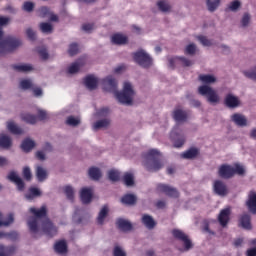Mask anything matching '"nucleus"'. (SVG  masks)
I'll list each match as a JSON object with an SVG mask.
<instances>
[{
  "instance_id": "obj_8",
  "label": "nucleus",
  "mask_w": 256,
  "mask_h": 256,
  "mask_svg": "<svg viewBox=\"0 0 256 256\" xmlns=\"http://www.w3.org/2000/svg\"><path fill=\"white\" fill-rule=\"evenodd\" d=\"M168 62L170 69H175L176 67H191V65H193V61L179 56L169 58Z\"/></svg>"
},
{
  "instance_id": "obj_20",
  "label": "nucleus",
  "mask_w": 256,
  "mask_h": 256,
  "mask_svg": "<svg viewBox=\"0 0 256 256\" xmlns=\"http://www.w3.org/2000/svg\"><path fill=\"white\" fill-rule=\"evenodd\" d=\"M111 41L114 45H127L129 38L126 35L117 33L112 36Z\"/></svg>"
},
{
  "instance_id": "obj_49",
  "label": "nucleus",
  "mask_w": 256,
  "mask_h": 256,
  "mask_svg": "<svg viewBox=\"0 0 256 256\" xmlns=\"http://www.w3.org/2000/svg\"><path fill=\"white\" fill-rule=\"evenodd\" d=\"M64 193L67 197V199H69L70 201H73L74 197H75V192L73 190V187L71 186H66L64 188Z\"/></svg>"
},
{
  "instance_id": "obj_7",
  "label": "nucleus",
  "mask_w": 256,
  "mask_h": 256,
  "mask_svg": "<svg viewBox=\"0 0 256 256\" xmlns=\"http://www.w3.org/2000/svg\"><path fill=\"white\" fill-rule=\"evenodd\" d=\"M200 95L207 97L209 103H219V95L211 87L207 85H202L198 88Z\"/></svg>"
},
{
  "instance_id": "obj_4",
  "label": "nucleus",
  "mask_w": 256,
  "mask_h": 256,
  "mask_svg": "<svg viewBox=\"0 0 256 256\" xmlns=\"http://www.w3.org/2000/svg\"><path fill=\"white\" fill-rule=\"evenodd\" d=\"M21 45V40L14 38L12 36H8L0 42V55H7V53L15 51V49L21 47Z\"/></svg>"
},
{
  "instance_id": "obj_37",
  "label": "nucleus",
  "mask_w": 256,
  "mask_h": 256,
  "mask_svg": "<svg viewBox=\"0 0 256 256\" xmlns=\"http://www.w3.org/2000/svg\"><path fill=\"white\" fill-rule=\"evenodd\" d=\"M14 71H18L19 73H27V71H33V66L31 65H12Z\"/></svg>"
},
{
  "instance_id": "obj_61",
  "label": "nucleus",
  "mask_w": 256,
  "mask_h": 256,
  "mask_svg": "<svg viewBox=\"0 0 256 256\" xmlns=\"http://www.w3.org/2000/svg\"><path fill=\"white\" fill-rule=\"evenodd\" d=\"M26 35H27L28 39H30V41H35L37 39V34L31 28H28L26 30Z\"/></svg>"
},
{
  "instance_id": "obj_34",
  "label": "nucleus",
  "mask_w": 256,
  "mask_h": 256,
  "mask_svg": "<svg viewBox=\"0 0 256 256\" xmlns=\"http://www.w3.org/2000/svg\"><path fill=\"white\" fill-rule=\"evenodd\" d=\"M175 121H187V112L181 109H177L173 113Z\"/></svg>"
},
{
  "instance_id": "obj_18",
  "label": "nucleus",
  "mask_w": 256,
  "mask_h": 256,
  "mask_svg": "<svg viewBox=\"0 0 256 256\" xmlns=\"http://www.w3.org/2000/svg\"><path fill=\"white\" fill-rule=\"evenodd\" d=\"M84 85H86L89 91H95V89H97V85H99V79L93 75H88L84 79Z\"/></svg>"
},
{
  "instance_id": "obj_15",
  "label": "nucleus",
  "mask_w": 256,
  "mask_h": 256,
  "mask_svg": "<svg viewBox=\"0 0 256 256\" xmlns=\"http://www.w3.org/2000/svg\"><path fill=\"white\" fill-rule=\"evenodd\" d=\"M9 181H12V183H15V185L18 188V191H23L25 189V182H23V179L15 173V171H11L8 175Z\"/></svg>"
},
{
  "instance_id": "obj_13",
  "label": "nucleus",
  "mask_w": 256,
  "mask_h": 256,
  "mask_svg": "<svg viewBox=\"0 0 256 256\" xmlns=\"http://www.w3.org/2000/svg\"><path fill=\"white\" fill-rule=\"evenodd\" d=\"M246 207L252 215H256V192L250 191L248 199L246 201Z\"/></svg>"
},
{
  "instance_id": "obj_64",
  "label": "nucleus",
  "mask_w": 256,
  "mask_h": 256,
  "mask_svg": "<svg viewBox=\"0 0 256 256\" xmlns=\"http://www.w3.org/2000/svg\"><path fill=\"white\" fill-rule=\"evenodd\" d=\"M245 77H247L248 79H253L254 81H256V70L253 71H246L244 72Z\"/></svg>"
},
{
  "instance_id": "obj_9",
  "label": "nucleus",
  "mask_w": 256,
  "mask_h": 256,
  "mask_svg": "<svg viewBox=\"0 0 256 256\" xmlns=\"http://www.w3.org/2000/svg\"><path fill=\"white\" fill-rule=\"evenodd\" d=\"M157 191H159L160 193H164L165 195H167V197H172L174 199H177V197H179V191H177V188L171 187L167 184H158Z\"/></svg>"
},
{
  "instance_id": "obj_63",
  "label": "nucleus",
  "mask_w": 256,
  "mask_h": 256,
  "mask_svg": "<svg viewBox=\"0 0 256 256\" xmlns=\"http://www.w3.org/2000/svg\"><path fill=\"white\" fill-rule=\"evenodd\" d=\"M249 21H251V15H249V13H245L241 20L242 26L247 27V25H249Z\"/></svg>"
},
{
  "instance_id": "obj_16",
  "label": "nucleus",
  "mask_w": 256,
  "mask_h": 256,
  "mask_svg": "<svg viewBox=\"0 0 256 256\" xmlns=\"http://www.w3.org/2000/svg\"><path fill=\"white\" fill-rule=\"evenodd\" d=\"M80 199L84 205L91 203V200L93 199V189L82 188L80 191Z\"/></svg>"
},
{
  "instance_id": "obj_19",
  "label": "nucleus",
  "mask_w": 256,
  "mask_h": 256,
  "mask_svg": "<svg viewBox=\"0 0 256 256\" xmlns=\"http://www.w3.org/2000/svg\"><path fill=\"white\" fill-rule=\"evenodd\" d=\"M54 251L58 253V255H65L68 251L67 241L60 240L54 244Z\"/></svg>"
},
{
  "instance_id": "obj_29",
  "label": "nucleus",
  "mask_w": 256,
  "mask_h": 256,
  "mask_svg": "<svg viewBox=\"0 0 256 256\" xmlns=\"http://www.w3.org/2000/svg\"><path fill=\"white\" fill-rule=\"evenodd\" d=\"M21 119L22 121H24L25 123H28L29 125H35V123H37V116L30 114V113H24L21 114Z\"/></svg>"
},
{
  "instance_id": "obj_54",
  "label": "nucleus",
  "mask_w": 256,
  "mask_h": 256,
  "mask_svg": "<svg viewBox=\"0 0 256 256\" xmlns=\"http://www.w3.org/2000/svg\"><path fill=\"white\" fill-rule=\"evenodd\" d=\"M240 225H251V216L249 214L240 216Z\"/></svg>"
},
{
  "instance_id": "obj_45",
  "label": "nucleus",
  "mask_w": 256,
  "mask_h": 256,
  "mask_svg": "<svg viewBox=\"0 0 256 256\" xmlns=\"http://www.w3.org/2000/svg\"><path fill=\"white\" fill-rule=\"evenodd\" d=\"M20 87L24 90L27 91L28 89H33V82L29 79H23L20 81Z\"/></svg>"
},
{
  "instance_id": "obj_22",
  "label": "nucleus",
  "mask_w": 256,
  "mask_h": 256,
  "mask_svg": "<svg viewBox=\"0 0 256 256\" xmlns=\"http://www.w3.org/2000/svg\"><path fill=\"white\" fill-rule=\"evenodd\" d=\"M42 233L47 237H55L58 233V228L55 225H44L42 226Z\"/></svg>"
},
{
  "instance_id": "obj_62",
  "label": "nucleus",
  "mask_w": 256,
  "mask_h": 256,
  "mask_svg": "<svg viewBox=\"0 0 256 256\" xmlns=\"http://www.w3.org/2000/svg\"><path fill=\"white\" fill-rule=\"evenodd\" d=\"M241 7V2L239 0H234L233 2L230 3L229 5V10L230 11H237Z\"/></svg>"
},
{
  "instance_id": "obj_50",
  "label": "nucleus",
  "mask_w": 256,
  "mask_h": 256,
  "mask_svg": "<svg viewBox=\"0 0 256 256\" xmlns=\"http://www.w3.org/2000/svg\"><path fill=\"white\" fill-rule=\"evenodd\" d=\"M233 171V177L235 175H245V168L241 164H234Z\"/></svg>"
},
{
  "instance_id": "obj_11",
  "label": "nucleus",
  "mask_w": 256,
  "mask_h": 256,
  "mask_svg": "<svg viewBox=\"0 0 256 256\" xmlns=\"http://www.w3.org/2000/svg\"><path fill=\"white\" fill-rule=\"evenodd\" d=\"M233 166L229 165V164H222L219 168H218V175L219 177H221V179H231L233 178Z\"/></svg>"
},
{
  "instance_id": "obj_53",
  "label": "nucleus",
  "mask_w": 256,
  "mask_h": 256,
  "mask_svg": "<svg viewBox=\"0 0 256 256\" xmlns=\"http://www.w3.org/2000/svg\"><path fill=\"white\" fill-rule=\"evenodd\" d=\"M23 11H26L27 13H31L33 9H35V4L33 2L26 1L24 2L22 6Z\"/></svg>"
},
{
  "instance_id": "obj_51",
  "label": "nucleus",
  "mask_w": 256,
  "mask_h": 256,
  "mask_svg": "<svg viewBox=\"0 0 256 256\" xmlns=\"http://www.w3.org/2000/svg\"><path fill=\"white\" fill-rule=\"evenodd\" d=\"M142 223L143 225H155V220L150 215L144 214L142 216Z\"/></svg>"
},
{
  "instance_id": "obj_48",
  "label": "nucleus",
  "mask_w": 256,
  "mask_h": 256,
  "mask_svg": "<svg viewBox=\"0 0 256 256\" xmlns=\"http://www.w3.org/2000/svg\"><path fill=\"white\" fill-rule=\"evenodd\" d=\"M67 125H70V127H77L81 123V120L79 118H75L74 116H69L66 120Z\"/></svg>"
},
{
  "instance_id": "obj_21",
  "label": "nucleus",
  "mask_w": 256,
  "mask_h": 256,
  "mask_svg": "<svg viewBox=\"0 0 256 256\" xmlns=\"http://www.w3.org/2000/svg\"><path fill=\"white\" fill-rule=\"evenodd\" d=\"M231 120L235 125H238V127H246L247 125V118H245L244 115L235 113L231 116Z\"/></svg>"
},
{
  "instance_id": "obj_47",
  "label": "nucleus",
  "mask_w": 256,
  "mask_h": 256,
  "mask_svg": "<svg viewBox=\"0 0 256 256\" xmlns=\"http://www.w3.org/2000/svg\"><path fill=\"white\" fill-rule=\"evenodd\" d=\"M119 177H120L119 171L117 170L108 171V179L110 181L117 182L119 181Z\"/></svg>"
},
{
  "instance_id": "obj_30",
  "label": "nucleus",
  "mask_w": 256,
  "mask_h": 256,
  "mask_svg": "<svg viewBox=\"0 0 256 256\" xmlns=\"http://www.w3.org/2000/svg\"><path fill=\"white\" fill-rule=\"evenodd\" d=\"M34 147H35V141L29 138H26L25 140H23L21 144V149L24 150L25 153H29V151H31Z\"/></svg>"
},
{
  "instance_id": "obj_58",
  "label": "nucleus",
  "mask_w": 256,
  "mask_h": 256,
  "mask_svg": "<svg viewBox=\"0 0 256 256\" xmlns=\"http://www.w3.org/2000/svg\"><path fill=\"white\" fill-rule=\"evenodd\" d=\"M23 177L26 181H31L33 175L31 174V169L29 167H25L23 169Z\"/></svg>"
},
{
  "instance_id": "obj_46",
  "label": "nucleus",
  "mask_w": 256,
  "mask_h": 256,
  "mask_svg": "<svg viewBox=\"0 0 256 256\" xmlns=\"http://www.w3.org/2000/svg\"><path fill=\"white\" fill-rule=\"evenodd\" d=\"M77 53H79V44L77 43L70 44L68 49V54L70 55V57L77 55Z\"/></svg>"
},
{
  "instance_id": "obj_39",
  "label": "nucleus",
  "mask_w": 256,
  "mask_h": 256,
  "mask_svg": "<svg viewBox=\"0 0 256 256\" xmlns=\"http://www.w3.org/2000/svg\"><path fill=\"white\" fill-rule=\"evenodd\" d=\"M15 221L13 213L8 214L7 219L3 220V213L0 212V225H11Z\"/></svg>"
},
{
  "instance_id": "obj_35",
  "label": "nucleus",
  "mask_w": 256,
  "mask_h": 256,
  "mask_svg": "<svg viewBox=\"0 0 256 256\" xmlns=\"http://www.w3.org/2000/svg\"><path fill=\"white\" fill-rule=\"evenodd\" d=\"M123 182L126 187H133V185H135V179L133 178V174L126 172L123 176Z\"/></svg>"
},
{
  "instance_id": "obj_55",
  "label": "nucleus",
  "mask_w": 256,
  "mask_h": 256,
  "mask_svg": "<svg viewBox=\"0 0 256 256\" xmlns=\"http://www.w3.org/2000/svg\"><path fill=\"white\" fill-rule=\"evenodd\" d=\"M197 39L204 47H211V45H213L211 40L207 39L206 36H198Z\"/></svg>"
},
{
  "instance_id": "obj_5",
  "label": "nucleus",
  "mask_w": 256,
  "mask_h": 256,
  "mask_svg": "<svg viewBox=\"0 0 256 256\" xmlns=\"http://www.w3.org/2000/svg\"><path fill=\"white\" fill-rule=\"evenodd\" d=\"M135 63L139 64L144 69H149L153 65V59L145 51L140 50L133 53Z\"/></svg>"
},
{
  "instance_id": "obj_57",
  "label": "nucleus",
  "mask_w": 256,
  "mask_h": 256,
  "mask_svg": "<svg viewBox=\"0 0 256 256\" xmlns=\"http://www.w3.org/2000/svg\"><path fill=\"white\" fill-rule=\"evenodd\" d=\"M196 51H197V46H195V44H190L185 49V55H195Z\"/></svg>"
},
{
  "instance_id": "obj_26",
  "label": "nucleus",
  "mask_w": 256,
  "mask_h": 256,
  "mask_svg": "<svg viewBox=\"0 0 256 256\" xmlns=\"http://www.w3.org/2000/svg\"><path fill=\"white\" fill-rule=\"evenodd\" d=\"M123 205H135L137 203V196L133 194H126L121 198Z\"/></svg>"
},
{
  "instance_id": "obj_12",
  "label": "nucleus",
  "mask_w": 256,
  "mask_h": 256,
  "mask_svg": "<svg viewBox=\"0 0 256 256\" xmlns=\"http://www.w3.org/2000/svg\"><path fill=\"white\" fill-rule=\"evenodd\" d=\"M170 137L172 141L174 142V147L176 149L181 148L183 145H185V136L183 134L177 133V129L174 128L171 133Z\"/></svg>"
},
{
  "instance_id": "obj_1",
  "label": "nucleus",
  "mask_w": 256,
  "mask_h": 256,
  "mask_svg": "<svg viewBox=\"0 0 256 256\" xmlns=\"http://www.w3.org/2000/svg\"><path fill=\"white\" fill-rule=\"evenodd\" d=\"M102 83L104 91L115 93L116 99L119 101V103H122L123 105H131L133 103L135 91H133L131 83L125 82L122 92L117 91V80L113 78V76L104 78Z\"/></svg>"
},
{
  "instance_id": "obj_23",
  "label": "nucleus",
  "mask_w": 256,
  "mask_h": 256,
  "mask_svg": "<svg viewBox=\"0 0 256 256\" xmlns=\"http://www.w3.org/2000/svg\"><path fill=\"white\" fill-rule=\"evenodd\" d=\"M107 215H109V206L104 205L101 208L100 212L98 213V217H97L98 225H103V223H105V219H107Z\"/></svg>"
},
{
  "instance_id": "obj_60",
  "label": "nucleus",
  "mask_w": 256,
  "mask_h": 256,
  "mask_svg": "<svg viewBox=\"0 0 256 256\" xmlns=\"http://www.w3.org/2000/svg\"><path fill=\"white\" fill-rule=\"evenodd\" d=\"M113 256H127V253L123 251L120 246H115L113 250Z\"/></svg>"
},
{
  "instance_id": "obj_43",
  "label": "nucleus",
  "mask_w": 256,
  "mask_h": 256,
  "mask_svg": "<svg viewBox=\"0 0 256 256\" xmlns=\"http://www.w3.org/2000/svg\"><path fill=\"white\" fill-rule=\"evenodd\" d=\"M29 231L33 235V237L37 238L41 235V226L39 225H30Z\"/></svg>"
},
{
  "instance_id": "obj_41",
  "label": "nucleus",
  "mask_w": 256,
  "mask_h": 256,
  "mask_svg": "<svg viewBox=\"0 0 256 256\" xmlns=\"http://www.w3.org/2000/svg\"><path fill=\"white\" fill-rule=\"evenodd\" d=\"M221 3V0H207L206 4L208 7V10L213 13L219 7V4Z\"/></svg>"
},
{
  "instance_id": "obj_10",
  "label": "nucleus",
  "mask_w": 256,
  "mask_h": 256,
  "mask_svg": "<svg viewBox=\"0 0 256 256\" xmlns=\"http://www.w3.org/2000/svg\"><path fill=\"white\" fill-rule=\"evenodd\" d=\"M214 193L219 195V197H227L229 195V189L227 188V184L221 180L214 181L213 184Z\"/></svg>"
},
{
  "instance_id": "obj_17",
  "label": "nucleus",
  "mask_w": 256,
  "mask_h": 256,
  "mask_svg": "<svg viewBox=\"0 0 256 256\" xmlns=\"http://www.w3.org/2000/svg\"><path fill=\"white\" fill-rule=\"evenodd\" d=\"M231 219V208L222 209L218 215L220 225H228Z\"/></svg>"
},
{
  "instance_id": "obj_25",
  "label": "nucleus",
  "mask_w": 256,
  "mask_h": 256,
  "mask_svg": "<svg viewBox=\"0 0 256 256\" xmlns=\"http://www.w3.org/2000/svg\"><path fill=\"white\" fill-rule=\"evenodd\" d=\"M199 155V149L192 147L187 151L183 152L181 157L182 159H195Z\"/></svg>"
},
{
  "instance_id": "obj_36",
  "label": "nucleus",
  "mask_w": 256,
  "mask_h": 256,
  "mask_svg": "<svg viewBox=\"0 0 256 256\" xmlns=\"http://www.w3.org/2000/svg\"><path fill=\"white\" fill-rule=\"evenodd\" d=\"M36 177L40 182L45 181V179H47V170L43 169L41 166H38L36 168Z\"/></svg>"
},
{
  "instance_id": "obj_52",
  "label": "nucleus",
  "mask_w": 256,
  "mask_h": 256,
  "mask_svg": "<svg viewBox=\"0 0 256 256\" xmlns=\"http://www.w3.org/2000/svg\"><path fill=\"white\" fill-rule=\"evenodd\" d=\"M199 79L202 83H215L216 81L213 75H200Z\"/></svg>"
},
{
  "instance_id": "obj_14",
  "label": "nucleus",
  "mask_w": 256,
  "mask_h": 256,
  "mask_svg": "<svg viewBox=\"0 0 256 256\" xmlns=\"http://www.w3.org/2000/svg\"><path fill=\"white\" fill-rule=\"evenodd\" d=\"M224 104L229 109H236V107H239V105H241V101H239L238 97L233 96V94H228L224 99Z\"/></svg>"
},
{
  "instance_id": "obj_38",
  "label": "nucleus",
  "mask_w": 256,
  "mask_h": 256,
  "mask_svg": "<svg viewBox=\"0 0 256 256\" xmlns=\"http://www.w3.org/2000/svg\"><path fill=\"white\" fill-rule=\"evenodd\" d=\"M10 239V241H17L19 239V233L17 232H10V233H4L0 232V239Z\"/></svg>"
},
{
  "instance_id": "obj_28",
  "label": "nucleus",
  "mask_w": 256,
  "mask_h": 256,
  "mask_svg": "<svg viewBox=\"0 0 256 256\" xmlns=\"http://www.w3.org/2000/svg\"><path fill=\"white\" fill-rule=\"evenodd\" d=\"M88 175L92 181H99L101 179V170L97 167H91L88 171Z\"/></svg>"
},
{
  "instance_id": "obj_3",
  "label": "nucleus",
  "mask_w": 256,
  "mask_h": 256,
  "mask_svg": "<svg viewBox=\"0 0 256 256\" xmlns=\"http://www.w3.org/2000/svg\"><path fill=\"white\" fill-rule=\"evenodd\" d=\"M29 212L34 217V222L28 223V225H37V221H43L42 225H53L51 220L47 217L46 205H42L40 208L31 207Z\"/></svg>"
},
{
  "instance_id": "obj_31",
  "label": "nucleus",
  "mask_w": 256,
  "mask_h": 256,
  "mask_svg": "<svg viewBox=\"0 0 256 256\" xmlns=\"http://www.w3.org/2000/svg\"><path fill=\"white\" fill-rule=\"evenodd\" d=\"M110 123L111 121L109 119L98 120L94 123L93 129L95 131H99V129H105V127H109Z\"/></svg>"
},
{
  "instance_id": "obj_56",
  "label": "nucleus",
  "mask_w": 256,
  "mask_h": 256,
  "mask_svg": "<svg viewBox=\"0 0 256 256\" xmlns=\"http://www.w3.org/2000/svg\"><path fill=\"white\" fill-rule=\"evenodd\" d=\"M117 229L121 233H129V231H133V225H118Z\"/></svg>"
},
{
  "instance_id": "obj_33",
  "label": "nucleus",
  "mask_w": 256,
  "mask_h": 256,
  "mask_svg": "<svg viewBox=\"0 0 256 256\" xmlns=\"http://www.w3.org/2000/svg\"><path fill=\"white\" fill-rule=\"evenodd\" d=\"M11 145H12L11 137L7 135H0V147L2 149H9Z\"/></svg>"
},
{
  "instance_id": "obj_27",
  "label": "nucleus",
  "mask_w": 256,
  "mask_h": 256,
  "mask_svg": "<svg viewBox=\"0 0 256 256\" xmlns=\"http://www.w3.org/2000/svg\"><path fill=\"white\" fill-rule=\"evenodd\" d=\"M7 129L12 133V135H21L23 133V129L17 126L13 121L7 123Z\"/></svg>"
},
{
  "instance_id": "obj_32",
  "label": "nucleus",
  "mask_w": 256,
  "mask_h": 256,
  "mask_svg": "<svg viewBox=\"0 0 256 256\" xmlns=\"http://www.w3.org/2000/svg\"><path fill=\"white\" fill-rule=\"evenodd\" d=\"M26 199H35V197H41V190L35 187H30L28 193L25 195Z\"/></svg>"
},
{
  "instance_id": "obj_40",
  "label": "nucleus",
  "mask_w": 256,
  "mask_h": 256,
  "mask_svg": "<svg viewBox=\"0 0 256 256\" xmlns=\"http://www.w3.org/2000/svg\"><path fill=\"white\" fill-rule=\"evenodd\" d=\"M157 6H158L159 10L162 11L163 13H167V11L171 10V6L167 2V0L158 1Z\"/></svg>"
},
{
  "instance_id": "obj_2",
  "label": "nucleus",
  "mask_w": 256,
  "mask_h": 256,
  "mask_svg": "<svg viewBox=\"0 0 256 256\" xmlns=\"http://www.w3.org/2000/svg\"><path fill=\"white\" fill-rule=\"evenodd\" d=\"M144 167L150 173H155L156 171L163 169V162L161 161V154H159V151L155 149L148 151Z\"/></svg>"
},
{
  "instance_id": "obj_6",
  "label": "nucleus",
  "mask_w": 256,
  "mask_h": 256,
  "mask_svg": "<svg viewBox=\"0 0 256 256\" xmlns=\"http://www.w3.org/2000/svg\"><path fill=\"white\" fill-rule=\"evenodd\" d=\"M172 235L174 239L182 241V243L184 244V248H180L179 251H191V249H193V242L191 241V239H189V236L185 234V232L174 229L172 231Z\"/></svg>"
},
{
  "instance_id": "obj_59",
  "label": "nucleus",
  "mask_w": 256,
  "mask_h": 256,
  "mask_svg": "<svg viewBox=\"0 0 256 256\" xmlns=\"http://www.w3.org/2000/svg\"><path fill=\"white\" fill-rule=\"evenodd\" d=\"M38 55H40V57H41V59H43V61H47V59H49V53L47 52L46 48L38 49Z\"/></svg>"
},
{
  "instance_id": "obj_42",
  "label": "nucleus",
  "mask_w": 256,
  "mask_h": 256,
  "mask_svg": "<svg viewBox=\"0 0 256 256\" xmlns=\"http://www.w3.org/2000/svg\"><path fill=\"white\" fill-rule=\"evenodd\" d=\"M40 31H42V33H53V25L42 22L40 23Z\"/></svg>"
},
{
  "instance_id": "obj_24",
  "label": "nucleus",
  "mask_w": 256,
  "mask_h": 256,
  "mask_svg": "<svg viewBox=\"0 0 256 256\" xmlns=\"http://www.w3.org/2000/svg\"><path fill=\"white\" fill-rule=\"evenodd\" d=\"M16 252H17V247L15 246L5 247L3 244H0V256H11V255H15Z\"/></svg>"
},
{
  "instance_id": "obj_44",
  "label": "nucleus",
  "mask_w": 256,
  "mask_h": 256,
  "mask_svg": "<svg viewBox=\"0 0 256 256\" xmlns=\"http://www.w3.org/2000/svg\"><path fill=\"white\" fill-rule=\"evenodd\" d=\"M79 69H81V63L74 62L69 66L68 73L74 75V73H79Z\"/></svg>"
}]
</instances>
